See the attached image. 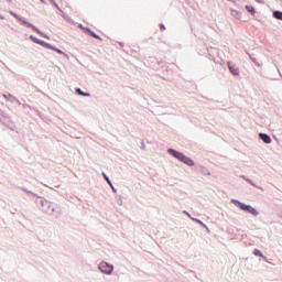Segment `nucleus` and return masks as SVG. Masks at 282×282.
I'll return each mask as SVG.
<instances>
[{"mask_svg": "<svg viewBox=\"0 0 282 282\" xmlns=\"http://www.w3.org/2000/svg\"><path fill=\"white\" fill-rule=\"evenodd\" d=\"M30 39L33 41V43H37V45H45V42L36 39L34 35H31Z\"/></svg>", "mask_w": 282, "mask_h": 282, "instance_id": "0eeeda50", "label": "nucleus"}, {"mask_svg": "<svg viewBox=\"0 0 282 282\" xmlns=\"http://www.w3.org/2000/svg\"><path fill=\"white\" fill-rule=\"evenodd\" d=\"M99 270L104 274H111V272H113V265H111V264H109L107 262H101L99 264Z\"/></svg>", "mask_w": 282, "mask_h": 282, "instance_id": "f03ea898", "label": "nucleus"}, {"mask_svg": "<svg viewBox=\"0 0 282 282\" xmlns=\"http://www.w3.org/2000/svg\"><path fill=\"white\" fill-rule=\"evenodd\" d=\"M104 177H105L106 182L111 186V181H109V177L105 174H104Z\"/></svg>", "mask_w": 282, "mask_h": 282, "instance_id": "2eb2a0df", "label": "nucleus"}, {"mask_svg": "<svg viewBox=\"0 0 282 282\" xmlns=\"http://www.w3.org/2000/svg\"><path fill=\"white\" fill-rule=\"evenodd\" d=\"M273 17H274L275 19H279L280 21H282V12L275 11V12L273 13Z\"/></svg>", "mask_w": 282, "mask_h": 282, "instance_id": "9b49d317", "label": "nucleus"}, {"mask_svg": "<svg viewBox=\"0 0 282 282\" xmlns=\"http://www.w3.org/2000/svg\"><path fill=\"white\" fill-rule=\"evenodd\" d=\"M88 32H89L90 36H93L94 39H98L99 41L101 40V39L99 37V35L96 34L95 32H93L91 30H88Z\"/></svg>", "mask_w": 282, "mask_h": 282, "instance_id": "ddd939ff", "label": "nucleus"}, {"mask_svg": "<svg viewBox=\"0 0 282 282\" xmlns=\"http://www.w3.org/2000/svg\"><path fill=\"white\" fill-rule=\"evenodd\" d=\"M54 52H57V54H63V51L58 50V48H55L53 50Z\"/></svg>", "mask_w": 282, "mask_h": 282, "instance_id": "dca6fc26", "label": "nucleus"}, {"mask_svg": "<svg viewBox=\"0 0 282 282\" xmlns=\"http://www.w3.org/2000/svg\"><path fill=\"white\" fill-rule=\"evenodd\" d=\"M259 138L260 140H263L265 144H270V142H272V139L270 138V135L265 133H260Z\"/></svg>", "mask_w": 282, "mask_h": 282, "instance_id": "423d86ee", "label": "nucleus"}, {"mask_svg": "<svg viewBox=\"0 0 282 282\" xmlns=\"http://www.w3.org/2000/svg\"><path fill=\"white\" fill-rule=\"evenodd\" d=\"M169 153H171V155H173L174 158H176V160H181L184 158V153L177 152L175 150L170 149Z\"/></svg>", "mask_w": 282, "mask_h": 282, "instance_id": "20e7f679", "label": "nucleus"}, {"mask_svg": "<svg viewBox=\"0 0 282 282\" xmlns=\"http://www.w3.org/2000/svg\"><path fill=\"white\" fill-rule=\"evenodd\" d=\"M253 254L256 257H262V259H265V256H263V252H261L259 249H254Z\"/></svg>", "mask_w": 282, "mask_h": 282, "instance_id": "9d476101", "label": "nucleus"}, {"mask_svg": "<svg viewBox=\"0 0 282 282\" xmlns=\"http://www.w3.org/2000/svg\"><path fill=\"white\" fill-rule=\"evenodd\" d=\"M228 67H229V72L234 75V76H239V68L237 67V65H232L230 62L227 63Z\"/></svg>", "mask_w": 282, "mask_h": 282, "instance_id": "7ed1b4c3", "label": "nucleus"}, {"mask_svg": "<svg viewBox=\"0 0 282 282\" xmlns=\"http://www.w3.org/2000/svg\"><path fill=\"white\" fill-rule=\"evenodd\" d=\"M181 162H184V164H187L188 166H193L195 164L193 159H191L184 154H183V158L181 159Z\"/></svg>", "mask_w": 282, "mask_h": 282, "instance_id": "39448f33", "label": "nucleus"}, {"mask_svg": "<svg viewBox=\"0 0 282 282\" xmlns=\"http://www.w3.org/2000/svg\"><path fill=\"white\" fill-rule=\"evenodd\" d=\"M44 47H47V50H55L54 46L50 45L48 43H45L43 44Z\"/></svg>", "mask_w": 282, "mask_h": 282, "instance_id": "4468645a", "label": "nucleus"}, {"mask_svg": "<svg viewBox=\"0 0 282 282\" xmlns=\"http://www.w3.org/2000/svg\"><path fill=\"white\" fill-rule=\"evenodd\" d=\"M22 23H24V25H28V28H32L35 32H40L39 29H36L34 25H32L31 23L26 22L25 20L21 19L20 20Z\"/></svg>", "mask_w": 282, "mask_h": 282, "instance_id": "1a4fd4ad", "label": "nucleus"}, {"mask_svg": "<svg viewBox=\"0 0 282 282\" xmlns=\"http://www.w3.org/2000/svg\"><path fill=\"white\" fill-rule=\"evenodd\" d=\"M246 10L248 12H250V14H252V17H254V14H257V11L254 10V7H252V6H246Z\"/></svg>", "mask_w": 282, "mask_h": 282, "instance_id": "6e6552de", "label": "nucleus"}, {"mask_svg": "<svg viewBox=\"0 0 282 282\" xmlns=\"http://www.w3.org/2000/svg\"><path fill=\"white\" fill-rule=\"evenodd\" d=\"M234 204H237L240 210H245V213H249L250 215H253V217H257V215H259V212H257V209H254L250 205H246L239 200H234Z\"/></svg>", "mask_w": 282, "mask_h": 282, "instance_id": "f257e3e1", "label": "nucleus"}, {"mask_svg": "<svg viewBox=\"0 0 282 282\" xmlns=\"http://www.w3.org/2000/svg\"><path fill=\"white\" fill-rule=\"evenodd\" d=\"M160 29H161V30H166V28L164 26V24H161V25H160Z\"/></svg>", "mask_w": 282, "mask_h": 282, "instance_id": "f3484780", "label": "nucleus"}, {"mask_svg": "<svg viewBox=\"0 0 282 282\" xmlns=\"http://www.w3.org/2000/svg\"><path fill=\"white\" fill-rule=\"evenodd\" d=\"M76 94H78L79 96H89L88 93H84L83 90H80V88L76 89Z\"/></svg>", "mask_w": 282, "mask_h": 282, "instance_id": "f8f14e48", "label": "nucleus"}]
</instances>
